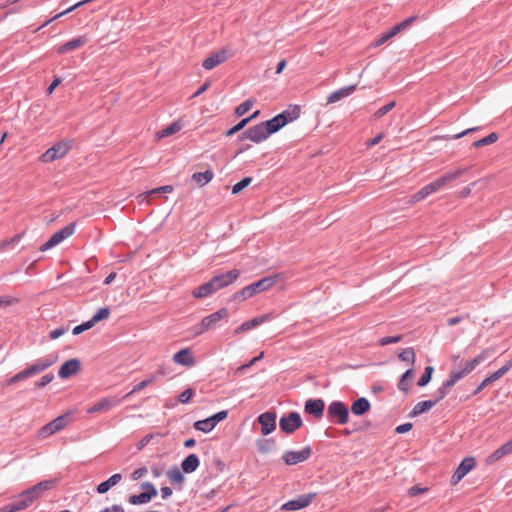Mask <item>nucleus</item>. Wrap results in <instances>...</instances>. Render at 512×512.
Listing matches in <instances>:
<instances>
[{
	"label": "nucleus",
	"mask_w": 512,
	"mask_h": 512,
	"mask_svg": "<svg viewBox=\"0 0 512 512\" xmlns=\"http://www.w3.org/2000/svg\"><path fill=\"white\" fill-rule=\"evenodd\" d=\"M469 171V167H459L453 171L447 172L444 175L440 176L433 182L425 185L423 188H421L417 193H415L412 197L410 202L416 203L423 199H425L427 196L437 192L442 187L447 185L448 183L456 180L457 178L461 177L465 173Z\"/></svg>",
	"instance_id": "f257e3e1"
},
{
	"label": "nucleus",
	"mask_w": 512,
	"mask_h": 512,
	"mask_svg": "<svg viewBox=\"0 0 512 512\" xmlns=\"http://www.w3.org/2000/svg\"><path fill=\"white\" fill-rule=\"evenodd\" d=\"M493 353L492 349H485L479 355L474 357L472 360L465 363L464 367L461 370H453L449 376V378L443 382L444 389H451L460 379L464 378L466 375L471 373L477 365L485 361L487 358L491 356Z\"/></svg>",
	"instance_id": "f03ea898"
},
{
	"label": "nucleus",
	"mask_w": 512,
	"mask_h": 512,
	"mask_svg": "<svg viewBox=\"0 0 512 512\" xmlns=\"http://www.w3.org/2000/svg\"><path fill=\"white\" fill-rule=\"evenodd\" d=\"M280 278V274L264 277L257 282H254L240 291L236 292L233 296L235 300H246L253 297L259 292L270 289Z\"/></svg>",
	"instance_id": "7ed1b4c3"
},
{
	"label": "nucleus",
	"mask_w": 512,
	"mask_h": 512,
	"mask_svg": "<svg viewBox=\"0 0 512 512\" xmlns=\"http://www.w3.org/2000/svg\"><path fill=\"white\" fill-rule=\"evenodd\" d=\"M56 356L49 355L45 358L38 359L34 364L30 365L29 367L25 368L24 370L18 372L13 377H11L8 380V385L23 381L29 377H33L50 366H52L56 361Z\"/></svg>",
	"instance_id": "20e7f679"
},
{
	"label": "nucleus",
	"mask_w": 512,
	"mask_h": 512,
	"mask_svg": "<svg viewBox=\"0 0 512 512\" xmlns=\"http://www.w3.org/2000/svg\"><path fill=\"white\" fill-rule=\"evenodd\" d=\"M56 356L49 355L45 358L38 359L34 364L30 365L29 367L25 368L24 370L18 372L13 377H11L8 380V385L23 381L29 377H33L50 366H52L56 361Z\"/></svg>",
	"instance_id": "39448f33"
},
{
	"label": "nucleus",
	"mask_w": 512,
	"mask_h": 512,
	"mask_svg": "<svg viewBox=\"0 0 512 512\" xmlns=\"http://www.w3.org/2000/svg\"><path fill=\"white\" fill-rule=\"evenodd\" d=\"M228 317V310L221 308L220 310L204 317L200 323L193 326L192 330L195 336L204 334L210 329L215 328L220 320Z\"/></svg>",
	"instance_id": "423d86ee"
},
{
	"label": "nucleus",
	"mask_w": 512,
	"mask_h": 512,
	"mask_svg": "<svg viewBox=\"0 0 512 512\" xmlns=\"http://www.w3.org/2000/svg\"><path fill=\"white\" fill-rule=\"evenodd\" d=\"M72 148V141H60L46 150L41 156L40 161L50 163L63 158Z\"/></svg>",
	"instance_id": "0eeeda50"
},
{
	"label": "nucleus",
	"mask_w": 512,
	"mask_h": 512,
	"mask_svg": "<svg viewBox=\"0 0 512 512\" xmlns=\"http://www.w3.org/2000/svg\"><path fill=\"white\" fill-rule=\"evenodd\" d=\"M327 416L331 421L344 425L349 421V409L343 402L333 401L327 408Z\"/></svg>",
	"instance_id": "6e6552de"
},
{
	"label": "nucleus",
	"mask_w": 512,
	"mask_h": 512,
	"mask_svg": "<svg viewBox=\"0 0 512 512\" xmlns=\"http://www.w3.org/2000/svg\"><path fill=\"white\" fill-rule=\"evenodd\" d=\"M71 421V414L65 413L56 417L54 420L50 421L48 424L44 425L39 430V435L43 438H46L56 432L63 430Z\"/></svg>",
	"instance_id": "1a4fd4ad"
},
{
	"label": "nucleus",
	"mask_w": 512,
	"mask_h": 512,
	"mask_svg": "<svg viewBox=\"0 0 512 512\" xmlns=\"http://www.w3.org/2000/svg\"><path fill=\"white\" fill-rule=\"evenodd\" d=\"M449 389H444V383L438 389L436 393V397L432 400H426L418 402L412 409L410 416L416 417L425 412H428L432 407H434L439 401H441L448 394Z\"/></svg>",
	"instance_id": "9d476101"
},
{
	"label": "nucleus",
	"mask_w": 512,
	"mask_h": 512,
	"mask_svg": "<svg viewBox=\"0 0 512 512\" xmlns=\"http://www.w3.org/2000/svg\"><path fill=\"white\" fill-rule=\"evenodd\" d=\"M141 488L144 490L142 493L129 496L128 502L131 505L147 504L158 494L156 487L151 482H143Z\"/></svg>",
	"instance_id": "9b49d317"
},
{
	"label": "nucleus",
	"mask_w": 512,
	"mask_h": 512,
	"mask_svg": "<svg viewBox=\"0 0 512 512\" xmlns=\"http://www.w3.org/2000/svg\"><path fill=\"white\" fill-rule=\"evenodd\" d=\"M269 137L267 127L264 122H261L257 125H254L248 128L246 131L242 132L239 136V139L242 140H250L254 143H260Z\"/></svg>",
	"instance_id": "f8f14e48"
},
{
	"label": "nucleus",
	"mask_w": 512,
	"mask_h": 512,
	"mask_svg": "<svg viewBox=\"0 0 512 512\" xmlns=\"http://www.w3.org/2000/svg\"><path fill=\"white\" fill-rule=\"evenodd\" d=\"M75 223H70L62 229L55 232L50 239L40 247V251H47L56 245L60 244L63 240L70 237L75 232Z\"/></svg>",
	"instance_id": "ddd939ff"
},
{
	"label": "nucleus",
	"mask_w": 512,
	"mask_h": 512,
	"mask_svg": "<svg viewBox=\"0 0 512 512\" xmlns=\"http://www.w3.org/2000/svg\"><path fill=\"white\" fill-rule=\"evenodd\" d=\"M279 426L283 432L291 434L302 426V418L298 412H290L280 418Z\"/></svg>",
	"instance_id": "4468645a"
},
{
	"label": "nucleus",
	"mask_w": 512,
	"mask_h": 512,
	"mask_svg": "<svg viewBox=\"0 0 512 512\" xmlns=\"http://www.w3.org/2000/svg\"><path fill=\"white\" fill-rule=\"evenodd\" d=\"M239 277V271L237 269L230 270L226 273L214 276L210 281V285L214 292L229 286Z\"/></svg>",
	"instance_id": "2eb2a0df"
},
{
	"label": "nucleus",
	"mask_w": 512,
	"mask_h": 512,
	"mask_svg": "<svg viewBox=\"0 0 512 512\" xmlns=\"http://www.w3.org/2000/svg\"><path fill=\"white\" fill-rule=\"evenodd\" d=\"M297 116H295L296 118ZM294 120V117L288 111H284L272 119L265 121L264 124L267 127L269 136L278 130H280L283 126H285L288 122Z\"/></svg>",
	"instance_id": "dca6fc26"
},
{
	"label": "nucleus",
	"mask_w": 512,
	"mask_h": 512,
	"mask_svg": "<svg viewBox=\"0 0 512 512\" xmlns=\"http://www.w3.org/2000/svg\"><path fill=\"white\" fill-rule=\"evenodd\" d=\"M123 399H125V397L119 398L117 396H112V397L102 398L97 403H95V404L91 405L90 407H88L87 408V413L88 414H95V413H99V412L109 411L111 408L119 405Z\"/></svg>",
	"instance_id": "f3484780"
},
{
	"label": "nucleus",
	"mask_w": 512,
	"mask_h": 512,
	"mask_svg": "<svg viewBox=\"0 0 512 512\" xmlns=\"http://www.w3.org/2000/svg\"><path fill=\"white\" fill-rule=\"evenodd\" d=\"M311 455V448L309 446L303 448L300 451H286L282 455V459L287 465H296L306 461Z\"/></svg>",
	"instance_id": "a211bd4d"
},
{
	"label": "nucleus",
	"mask_w": 512,
	"mask_h": 512,
	"mask_svg": "<svg viewBox=\"0 0 512 512\" xmlns=\"http://www.w3.org/2000/svg\"><path fill=\"white\" fill-rule=\"evenodd\" d=\"M314 494L300 495L296 499L290 500L281 506V510L284 511H296L303 509L310 505L314 498Z\"/></svg>",
	"instance_id": "6ab92c4d"
},
{
	"label": "nucleus",
	"mask_w": 512,
	"mask_h": 512,
	"mask_svg": "<svg viewBox=\"0 0 512 512\" xmlns=\"http://www.w3.org/2000/svg\"><path fill=\"white\" fill-rule=\"evenodd\" d=\"M258 422L261 425V433L268 435L276 428V413L267 411L258 416Z\"/></svg>",
	"instance_id": "aec40b11"
},
{
	"label": "nucleus",
	"mask_w": 512,
	"mask_h": 512,
	"mask_svg": "<svg viewBox=\"0 0 512 512\" xmlns=\"http://www.w3.org/2000/svg\"><path fill=\"white\" fill-rule=\"evenodd\" d=\"M474 466L475 459L473 457L464 458L451 478L452 484H457L468 472L474 468Z\"/></svg>",
	"instance_id": "412c9836"
},
{
	"label": "nucleus",
	"mask_w": 512,
	"mask_h": 512,
	"mask_svg": "<svg viewBox=\"0 0 512 512\" xmlns=\"http://www.w3.org/2000/svg\"><path fill=\"white\" fill-rule=\"evenodd\" d=\"M229 57V53L226 49H221L217 51L216 53L212 54L211 56L207 57L202 62V67L205 70H212L216 66L220 65L221 63L225 62Z\"/></svg>",
	"instance_id": "4be33fe9"
},
{
	"label": "nucleus",
	"mask_w": 512,
	"mask_h": 512,
	"mask_svg": "<svg viewBox=\"0 0 512 512\" xmlns=\"http://www.w3.org/2000/svg\"><path fill=\"white\" fill-rule=\"evenodd\" d=\"M55 484L56 480L54 479L44 480L31 486L27 490L36 501L39 498H41L46 491L51 490L55 486Z\"/></svg>",
	"instance_id": "5701e85b"
},
{
	"label": "nucleus",
	"mask_w": 512,
	"mask_h": 512,
	"mask_svg": "<svg viewBox=\"0 0 512 512\" xmlns=\"http://www.w3.org/2000/svg\"><path fill=\"white\" fill-rule=\"evenodd\" d=\"M271 318H272L271 314H266V315L255 317L249 321L242 323L239 327H237L234 331V334L238 335V334L247 332L253 328L258 327L259 325L270 320Z\"/></svg>",
	"instance_id": "b1692460"
},
{
	"label": "nucleus",
	"mask_w": 512,
	"mask_h": 512,
	"mask_svg": "<svg viewBox=\"0 0 512 512\" xmlns=\"http://www.w3.org/2000/svg\"><path fill=\"white\" fill-rule=\"evenodd\" d=\"M80 370V361L77 359H70L63 363L58 371V376L62 379H67L78 373Z\"/></svg>",
	"instance_id": "393cba45"
},
{
	"label": "nucleus",
	"mask_w": 512,
	"mask_h": 512,
	"mask_svg": "<svg viewBox=\"0 0 512 512\" xmlns=\"http://www.w3.org/2000/svg\"><path fill=\"white\" fill-rule=\"evenodd\" d=\"M324 409L325 403L322 399H308L305 402V412L316 418H321L323 416Z\"/></svg>",
	"instance_id": "a878e982"
},
{
	"label": "nucleus",
	"mask_w": 512,
	"mask_h": 512,
	"mask_svg": "<svg viewBox=\"0 0 512 512\" xmlns=\"http://www.w3.org/2000/svg\"><path fill=\"white\" fill-rule=\"evenodd\" d=\"M87 42H88V37L86 35H82V36L74 38V39L66 42L65 44L57 47L56 52L60 55L65 54L67 52H70V51H73V50H76V49L82 47Z\"/></svg>",
	"instance_id": "bb28decb"
},
{
	"label": "nucleus",
	"mask_w": 512,
	"mask_h": 512,
	"mask_svg": "<svg viewBox=\"0 0 512 512\" xmlns=\"http://www.w3.org/2000/svg\"><path fill=\"white\" fill-rule=\"evenodd\" d=\"M172 359L176 364L182 366L193 367L195 365L194 357L189 348H183L179 350L177 353L173 355Z\"/></svg>",
	"instance_id": "cd10ccee"
},
{
	"label": "nucleus",
	"mask_w": 512,
	"mask_h": 512,
	"mask_svg": "<svg viewBox=\"0 0 512 512\" xmlns=\"http://www.w3.org/2000/svg\"><path fill=\"white\" fill-rule=\"evenodd\" d=\"M512 453V438L504 443L502 446H500L498 449H496L491 455L487 458V463L492 464L499 459L503 458L506 455H509Z\"/></svg>",
	"instance_id": "c85d7f7f"
},
{
	"label": "nucleus",
	"mask_w": 512,
	"mask_h": 512,
	"mask_svg": "<svg viewBox=\"0 0 512 512\" xmlns=\"http://www.w3.org/2000/svg\"><path fill=\"white\" fill-rule=\"evenodd\" d=\"M356 90V85H349L346 87H342L334 92H332L327 97V104H332L340 101L342 98L350 96Z\"/></svg>",
	"instance_id": "c756f323"
},
{
	"label": "nucleus",
	"mask_w": 512,
	"mask_h": 512,
	"mask_svg": "<svg viewBox=\"0 0 512 512\" xmlns=\"http://www.w3.org/2000/svg\"><path fill=\"white\" fill-rule=\"evenodd\" d=\"M199 465H200L199 457L196 454H189L181 462V469L185 473H192L197 470Z\"/></svg>",
	"instance_id": "7c9ffc66"
},
{
	"label": "nucleus",
	"mask_w": 512,
	"mask_h": 512,
	"mask_svg": "<svg viewBox=\"0 0 512 512\" xmlns=\"http://www.w3.org/2000/svg\"><path fill=\"white\" fill-rule=\"evenodd\" d=\"M14 501H15L19 511H21V510H25L28 507H30L35 502V499L32 497V495L26 489V490L22 491L20 494H18L15 497Z\"/></svg>",
	"instance_id": "2f4dec72"
},
{
	"label": "nucleus",
	"mask_w": 512,
	"mask_h": 512,
	"mask_svg": "<svg viewBox=\"0 0 512 512\" xmlns=\"http://www.w3.org/2000/svg\"><path fill=\"white\" fill-rule=\"evenodd\" d=\"M370 402L368 399L361 397L355 400L351 405V412L356 416H361L370 410Z\"/></svg>",
	"instance_id": "473e14b6"
},
{
	"label": "nucleus",
	"mask_w": 512,
	"mask_h": 512,
	"mask_svg": "<svg viewBox=\"0 0 512 512\" xmlns=\"http://www.w3.org/2000/svg\"><path fill=\"white\" fill-rule=\"evenodd\" d=\"M122 479V475L119 473L113 474L110 478H108L106 481L100 483L97 486V492L99 494L106 493L110 488L117 485Z\"/></svg>",
	"instance_id": "72a5a7b5"
},
{
	"label": "nucleus",
	"mask_w": 512,
	"mask_h": 512,
	"mask_svg": "<svg viewBox=\"0 0 512 512\" xmlns=\"http://www.w3.org/2000/svg\"><path fill=\"white\" fill-rule=\"evenodd\" d=\"M212 293H214V291H213L209 281L198 286L197 288H195L192 291L193 297L197 298V299L205 298V297L211 295Z\"/></svg>",
	"instance_id": "f704fd0d"
},
{
	"label": "nucleus",
	"mask_w": 512,
	"mask_h": 512,
	"mask_svg": "<svg viewBox=\"0 0 512 512\" xmlns=\"http://www.w3.org/2000/svg\"><path fill=\"white\" fill-rule=\"evenodd\" d=\"M415 20V17H409L405 19L404 21L398 23L397 25L393 26L389 31L385 32L387 36L391 39L394 36H396L399 32L407 28L409 25H411Z\"/></svg>",
	"instance_id": "c9c22d12"
},
{
	"label": "nucleus",
	"mask_w": 512,
	"mask_h": 512,
	"mask_svg": "<svg viewBox=\"0 0 512 512\" xmlns=\"http://www.w3.org/2000/svg\"><path fill=\"white\" fill-rule=\"evenodd\" d=\"M213 177L214 173L211 170H206L205 172H196L192 175V179L200 186H204L209 183Z\"/></svg>",
	"instance_id": "e433bc0d"
},
{
	"label": "nucleus",
	"mask_w": 512,
	"mask_h": 512,
	"mask_svg": "<svg viewBox=\"0 0 512 512\" xmlns=\"http://www.w3.org/2000/svg\"><path fill=\"white\" fill-rule=\"evenodd\" d=\"M167 477L172 484L182 485L185 477L178 467H173L167 472Z\"/></svg>",
	"instance_id": "4c0bfd02"
},
{
	"label": "nucleus",
	"mask_w": 512,
	"mask_h": 512,
	"mask_svg": "<svg viewBox=\"0 0 512 512\" xmlns=\"http://www.w3.org/2000/svg\"><path fill=\"white\" fill-rule=\"evenodd\" d=\"M194 429L203 433L211 432L215 427L212 425L209 418L198 420L193 424Z\"/></svg>",
	"instance_id": "58836bf2"
},
{
	"label": "nucleus",
	"mask_w": 512,
	"mask_h": 512,
	"mask_svg": "<svg viewBox=\"0 0 512 512\" xmlns=\"http://www.w3.org/2000/svg\"><path fill=\"white\" fill-rule=\"evenodd\" d=\"M181 124L178 122H173L168 127L162 129L157 133L158 138H164L167 136H170L172 134H175L176 132L180 131Z\"/></svg>",
	"instance_id": "ea45409f"
},
{
	"label": "nucleus",
	"mask_w": 512,
	"mask_h": 512,
	"mask_svg": "<svg viewBox=\"0 0 512 512\" xmlns=\"http://www.w3.org/2000/svg\"><path fill=\"white\" fill-rule=\"evenodd\" d=\"M156 380V374H152L150 377H148L147 379H144L142 380L141 382H139L137 385H135V387L132 389V391H130L126 396H124L125 398L126 397H129L130 395L144 389L145 387H147L148 385H150L151 383H153L154 381Z\"/></svg>",
	"instance_id": "a19ab883"
},
{
	"label": "nucleus",
	"mask_w": 512,
	"mask_h": 512,
	"mask_svg": "<svg viewBox=\"0 0 512 512\" xmlns=\"http://www.w3.org/2000/svg\"><path fill=\"white\" fill-rule=\"evenodd\" d=\"M497 139H498V135L493 132V133L489 134L488 136L483 137V138L475 141L473 143V146L475 148H480L482 146L489 145V144H492V143L496 142Z\"/></svg>",
	"instance_id": "79ce46f5"
},
{
	"label": "nucleus",
	"mask_w": 512,
	"mask_h": 512,
	"mask_svg": "<svg viewBox=\"0 0 512 512\" xmlns=\"http://www.w3.org/2000/svg\"><path fill=\"white\" fill-rule=\"evenodd\" d=\"M109 315L110 309L108 307H102L92 316L90 321L95 325L97 322L107 319Z\"/></svg>",
	"instance_id": "37998d69"
},
{
	"label": "nucleus",
	"mask_w": 512,
	"mask_h": 512,
	"mask_svg": "<svg viewBox=\"0 0 512 512\" xmlns=\"http://www.w3.org/2000/svg\"><path fill=\"white\" fill-rule=\"evenodd\" d=\"M415 358V351L412 347L403 349L399 354V359L404 362H410L413 364L415 362Z\"/></svg>",
	"instance_id": "c03bdc74"
},
{
	"label": "nucleus",
	"mask_w": 512,
	"mask_h": 512,
	"mask_svg": "<svg viewBox=\"0 0 512 512\" xmlns=\"http://www.w3.org/2000/svg\"><path fill=\"white\" fill-rule=\"evenodd\" d=\"M433 371H434V369L432 366H427L425 368L423 374L421 375V377L418 380V383H417L418 386H420V387L426 386L431 380Z\"/></svg>",
	"instance_id": "a18cd8bd"
},
{
	"label": "nucleus",
	"mask_w": 512,
	"mask_h": 512,
	"mask_svg": "<svg viewBox=\"0 0 512 512\" xmlns=\"http://www.w3.org/2000/svg\"><path fill=\"white\" fill-rule=\"evenodd\" d=\"M413 375V369H408L401 377L399 383H398V389L403 392H408L409 390V384L407 383V379L412 377Z\"/></svg>",
	"instance_id": "49530a36"
},
{
	"label": "nucleus",
	"mask_w": 512,
	"mask_h": 512,
	"mask_svg": "<svg viewBox=\"0 0 512 512\" xmlns=\"http://www.w3.org/2000/svg\"><path fill=\"white\" fill-rule=\"evenodd\" d=\"M253 104H254V101L251 99L244 101L243 103H241L239 106L236 107L235 114L237 116H243L252 108Z\"/></svg>",
	"instance_id": "de8ad7c7"
},
{
	"label": "nucleus",
	"mask_w": 512,
	"mask_h": 512,
	"mask_svg": "<svg viewBox=\"0 0 512 512\" xmlns=\"http://www.w3.org/2000/svg\"><path fill=\"white\" fill-rule=\"evenodd\" d=\"M252 120V117H247V118H244L242 119L238 124H236L235 126H233L232 128H230L227 132H226V136H232L234 135L235 133L239 132L240 130H242L250 121Z\"/></svg>",
	"instance_id": "09e8293b"
},
{
	"label": "nucleus",
	"mask_w": 512,
	"mask_h": 512,
	"mask_svg": "<svg viewBox=\"0 0 512 512\" xmlns=\"http://www.w3.org/2000/svg\"><path fill=\"white\" fill-rule=\"evenodd\" d=\"M251 182H252L251 177H244L241 181H239L233 185L232 193L237 194V193L241 192L244 188L249 186Z\"/></svg>",
	"instance_id": "8fccbe9b"
},
{
	"label": "nucleus",
	"mask_w": 512,
	"mask_h": 512,
	"mask_svg": "<svg viewBox=\"0 0 512 512\" xmlns=\"http://www.w3.org/2000/svg\"><path fill=\"white\" fill-rule=\"evenodd\" d=\"M395 105H396V103L394 101H392V102H389L388 104L384 105L383 107L379 108L374 113V118L379 119V118L383 117L385 114L390 112L395 107Z\"/></svg>",
	"instance_id": "3c124183"
},
{
	"label": "nucleus",
	"mask_w": 512,
	"mask_h": 512,
	"mask_svg": "<svg viewBox=\"0 0 512 512\" xmlns=\"http://www.w3.org/2000/svg\"><path fill=\"white\" fill-rule=\"evenodd\" d=\"M173 191V186L171 185H165L161 186L155 189L150 190L147 195L141 194L140 197H143V199H146L148 195L156 194V193H171Z\"/></svg>",
	"instance_id": "603ef678"
},
{
	"label": "nucleus",
	"mask_w": 512,
	"mask_h": 512,
	"mask_svg": "<svg viewBox=\"0 0 512 512\" xmlns=\"http://www.w3.org/2000/svg\"><path fill=\"white\" fill-rule=\"evenodd\" d=\"M22 238V234H18L10 239L4 240L0 243V251H5L10 245L18 243Z\"/></svg>",
	"instance_id": "864d4df0"
},
{
	"label": "nucleus",
	"mask_w": 512,
	"mask_h": 512,
	"mask_svg": "<svg viewBox=\"0 0 512 512\" xmlns=\"http://www.w3.org/2000/svg\"><path fill=\"white\" fill-rule=\"evenodd\" d=\"M273 446H274V441L272 439L261 440L258 442L259 451L262 453H266V452L270 451Z\"/></svg>",
	"instance_id": "5fc2aeb1"
},
{
	"label": "nucleus",
	"mask_w": 512,
	"mask_h": 512,
	"mask_svg": "<svg viewBox=\"0 0 512 512\" xmlns=\"http://www.w3.org/2000/svg\"><path fill=\"white\" fill-rule=\"evenodd\" d=\"M227 415H228L227 411H224V410H223V411H219V412H217L216 414H214V415H212L211 417H208V418L210 419V421H211L212 425H213L214 427H216V425H217L219 422H221V421H223L224 419H226V418H227Z\"/></svg>",
	"instance_id": "6e6d98bb"
},
{
	"label": "nucleus",
	"mask_w": 512,
	"mask_h": 512,
	"mask_svg": "<svg viewBox=\"0 0 512 512\" xmlns=\"http://www.w3.org/2000/svg\"><path fill=\"white\" fill-rule=\"evenodd\" d=\"M402 340V336L401 335H395V336H389V337H383L379 340V344L381 346H386V345H389V344H394V343H398Z\"/></svg>",
	"instance_id": "4d7b16f0"
},
{
	"label": "nucleus",
	"mask_w": 512,
	"mask_h": 512,
	"mask_svg": "<svg viewBox=\"0 0 512 512\" xmlns=\"http://www.w3.org/2000/svg\"><path fill=\"white\" fill-rule=\"evenodd\" d=\"M194 395V390L191 389V388H188V389H185L178 397V400L183 403V404H186L188 403L191 398L193 397Z\"/></svg>",
	"instance_id": "13d9d810"
},
{
	"label": "nucleus",
	"mask_w": 512,
	"mask_h": 512,
	"mask_svg": "<svg viewBox=\"0 0 512 512\" xmlns=\"http://www.w3.org/2000/svg\"><path fill=\"white\" fill-rule=\"evenodd\" d=\"M94 325L92 324V322L89 320V321H86L76 327H74L73 329V335H79L81 334L82 332L92 328Z\"/></svg>",
	"instance_id": "bf43d9fd"
},
{
	"label": "nucleus",
	"mask_w": 512,
	"mask_h": 512,
	"mask_svg": "<svg viewBox=\"0 0 512 512\" xmlns=\"http://www.w3.org/2000/svg\"><path fill=\"white\" fill-rule=\"evenodd\" d=\"M54 379V375L52 373H48L44 375L38 382L35 383V386L37 388H43L46 385H48L50 382H52Z\"/></svg>",
	"instance_id": "052dcab7"
},
{
	"label": "nucleus",
	"mask_w": 512,
	"mask_h": 512,
	"mask_svg": "<svg viewBox=\"0 0 512 512\" xmlns=\"http://www.w3.org/2000/svg\"><path fill=\"white\" fill-rule=\"evenodd\" d=\"M264 353L261 352L258 356L252 358L248 363L240 366L237 368V372H243L246 369L252 367L257 361H259L261 358H263Z\"/></svg>",
	"instance_id": "680f3d73"
},
{
	"label": "nucleus",
	"mask_w": 512,
	"mask_h": 512,
	"mask_svg": "<svg viewBox=\"0 0 512 512\" xmlns=\"http://www.w3.org/2000/svg\"><path fill=\"white\" fill-rule=\"evenodd\" d=\"M19 511L15 501L7 504V505H4L3 507L0 508V512H17Z\"/></svg>",
	"instance_id": "e2e57ef3"
},
{
	"label": "nucleus",
	"mask_w": 512,
	"mask_h": 512,
	"mask_svg": "<svg viewBox=\"0 0 512 512\" xmlns=\"http://www.w3.org/2000/svg\"><path fill=\"white\" fill-rule=\"evenodd\" d=\"M146 473H147V468L146 467L138 468V469L133 471L132 479L133 480H138V479L142 478Z\"/></svg>",
	"instance_id": "0e129e2a"
},
{
	"label": "nucleus",
	"mask_w": 512,
	"mask_h": 512,
	"mask_svg": "<svg viewBox=\"0 0 512 512\" xmlns=\"http://www.w3.org/2000/svg\"><path fill=\"white\" fill-rule=\"evenodd\" d=\"M66 332V329L63 328V327H59V328H56L54 330H52L49 334L50 338L51 339H57L59 338L60 336H62L63 334H65Z\"/></svg>",
	"instance_id": "69168bd1"
},
{
	"label": "nucleus",
	"mask_w": 512,
	"mask_h": 512,
	"mask_svg": "<svg viewBox=\"0 0 512 512\" xmlns=\"http://www.w3.org/2000/svg\"><path fill=\"white\" fill-rule=\"evenodd\" d=\"M153 438V435L152 434H148L146 435L145 437H143L137 444V448L139 450L143 449L150 441L151 439Z\"/></svg>",
	"instance_id": "338daca9"
},
{
	"label": "nucleus",
	"mask_w": 512,
	"mask_h": 512,
	"mask_svg": "<svg viewBox=\"0 0 512 512\" xmlns=\"http://www.w3.org/2000/svg\"><path fill=\"white\" fill-rule=\"evenodd\" d=\"M412 428V423H404L396 427V432L399 434L406 433Z\"/></svg>",
	"instance_id": "774afa93"
}]
</instances>
